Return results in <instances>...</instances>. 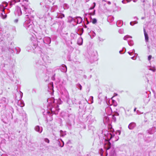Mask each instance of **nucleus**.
<instances>
[{
    "label": "nucleus",
    "instance_id": "f03ea898",
    "mask_svg": "<svg viewBox=\"0 0 156 156\" xmlns=\"http://www.w3.org/2000/svg\"><path fill=\"white\" fill-rule=\"evenodd\" d=\"M92 23L93 24L96 23L97 22V20L96 19L94 18L92 20Z\"/></svg>",
    "mask_w": 156,
    "mask_h": 156
},
{
    "label": "nucleus",
    "instance_id": "1a4fd4ad",
    "mask_svg": "<svg viewBox=\"0 0 156 156\" xmlns=\"http://www.w3.org/2000/svg\"><path fill=\"white\" fill-rule=\"evenodd\" d=\"M136 108H135L134 109V112H135L136 111Z\"/></svg>",
    "mask_w": 156,
    "mask_h": 156
},
{
    "label": "nucleus",
    "instance_id": "9d476101",
    "mask_svg": "<svg viewBox=\"0 0 156 156\" xmlns=\"http://www.w3.org/2000/svg\"><path fill=\"white\" fill-rule=\"evenodd\" d=\"M24 9H27L25 7H24Z\"/></svg>",
    "mask_w": 156,
    "mask_h": 156
},
{
    "label": "nucleus",
    "instance_id": "20e7f679",
    "mask_svg": "<svg viewBox=\"0 0 156 156\" xmlns=\"http://www.w3.org/2000/svg\"><path fill=\"white\" fill-rule=\"evenodd\" d=\"M44 141L46 142H47L48 143H49V140L48 138H45L44 139Z\"/></svg>",
    "mask_w": 156,
    "mask_h": 156
},
{
    "label": "nucleus",
    "instance_id": "0eeeda50",
    "mask_svg": "<svg viewBox=\"0 0 156 156\" xmlns=\"http://www.w3.org/2000/svg\"><path fill=\"white\" fill-rule=\"evenodd\" d=\"M80 90H81L82 89V86L80 85Z\"/></svg>",
    "mask_w": 156,
    "mask_h": 156
},
{
    "label": "nucleus",
    "instance_id": "423d86ee",
    "mask_svg": "<svg viewBox=\"0 0 156 156\" xmlns=\"http://www.w3.org/2000/svg\"><path fill=\"white\" fill-rule=\"evenodd\" d=\"M152 56L151 55H149L148 57V60H150Z\"/></svg>",
    "mask_w": 156,
    "mask_h": 156
},
{
    "label": "nucleus",
    "instance_id": "7ed1b4c3",
    "mask_svg": "<svg viewBox=\"0 0 156 156\" xmlns=\"http://www.w3.org/2000/svg\"><path fill=\"white\" fill-rule=\"evenodd\" d=\"M35 129H36V130L37 131L39 132V130H40L39 127V126H36V127L35 128Z\"/></svg>",
    "mask_w": 156,
    "mask_h": 156
},
{
    "label": "nucleus",
    "instance_id": "6e6552de",
    "mask_svg": "<svg viewBox=\"0 0 156 156\" xmlns=\"http://www.w3.org/2000/svg\"><path fill=\"white\" fill-rule=\"evenodd\" d=\"M110 148V146H109V147H108V149H107V150L109 149Z\"/></svg>",
    "mask_w": 156,
    "mask_h": 156
},
{
    "label": "nucleus",
    "instance_id": "39448f33",
    "mask_svg": "<svg viewBox=\"0 0 156 156\" xmlns=\"http://www.w3.org/2000/svg\"><path fill=\"white\" fill-rule=\"evenodd\" d=\"M65 16H64V15L63 14H62L59 16V18H61V19H62L63 17H64Z\"/></svg>",
    "mask_w": 156,
    "mask_h": 156
},
{
    "label": "nucleus",
    "instance_id": "f8f14e48",
    "mask_svg": "<svg viewBox=\"0 0 156 156\" xmlns=\"http://www.w3.org/2000/svg\"><path fill=\"white\" fill-rule=\"evenodd\" d=\"M93 8H94V7H93V8H90V9H93Z\"/></svg>",
    "mask_w": 156,
    "mask_h": 156
},
{
    "label": "nucleus",
    "instance_id": "9b49d317",
    "mask_svg": "<svg viewBox=\"0 0 156 156\" xmlns=\"http://www.w3.org/2000/svg\"><path fill=\"white\" fill-rule=\"evenodd\" d=\"M108 144H109V145H110V144H111L110 142H109Z\"/></svg>",
    "mask_w": 156,
    "mask_h": 156
},
{
    "label": "nucleus",
    "instance_id": "f257e3e1",
    "mask_svg": "<svg viewBox=\"0 0 156 156\" xmlns=\"http://www.w3.org/2000/svg\"><path fill=\"white\" fill-rule=\"evenodd\" d=\"M144 33L145 37V40L147 41H148V37L147 34L146 33L145 29H144Z\"/></svg>",
    "mask_w": 156,
    "mask_h": 156
}]
</instances>
